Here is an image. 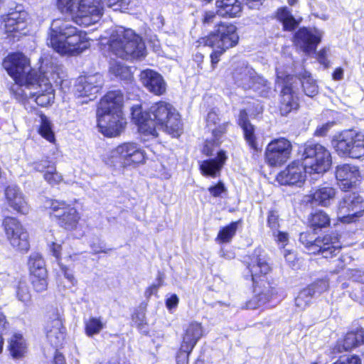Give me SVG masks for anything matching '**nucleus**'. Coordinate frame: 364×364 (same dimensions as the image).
<instances>
[{
    "mask_svg": "<svg viewBox=\"0 0 364 364\" xmlns=\"http://www.w3.org/2000/svg\"><path fill=\"white\" fill-rule=\"evenodd\" d=\"M217 13L216 11H206L204 12L203 18H202V23L203 25H209L212 23L215 17H216Z\"/></svg>",
    "mask_w": 364,
    "mask_h": 364,
    "instance_id": "nucleus-61",
    "label": "nucleus"
},
{
    "mask_svg": "<svg viewBox=\"0 0 364 364\" xmlns=\"http://www.w3.org/2000/svg\"><path fill=\"white\" fill-rule=\"evenodd\" d=\"M44 332L48 341L53 347L61 346L65 339L66 328L64 318L57 309L52 311L44 326Z\"/></svg>",
    "mask_w": 364,
    "mask_h": 364,
    "instance_id": "nucleus-17",
    "label": "nucleus"
},
{
    "mask_svg": "<svg viewBox=\"0 0 364 364\" xmlns=\"http://www.w3.org/2000/svg\"><path fill=\"white\" fill-rule=\"evenodd\" d=\"M294 45L299 46L305 53L315 52L321 41L319 35H315L309 28L303 26L299 28L293 36Z\"/></svg>",
    "mask_w": 364,
    "mask_h": 364,
    "instance_id": "nucleus-26",
    "label": "nucleus"
},
{
    "mask_svg": "<svg viewBox=\"0 0 364 364\" xmlns=\"http://www.w3.org/2000/svg\"><path fill=\"white\" fill-rule=\"evenodd\" d=\"M275 241L278 244H282L283 247H285L289 241V235L286 232L278 231L275 235Z\"/></svg>",
    "mask_w": 364,
    "mask_h": 364,
    "instance_id": "nucleus-64",
    "label": "nucleus"
},
{
    "mask_svg": "<svg viewBox=\"0 0 364 364\" xmlns=\"http://www.w3.org/2000/svg\"><path fill=\"white\" fill-rule=\"evenodd\" d=\"M317 60L320 64L323 65L325 68H328L329 66V61L327 58L326 48H321L318 51V53H317Z\"/></svg>",
    "mask_w": 364,
    "mask_h": 364,
    "instance_id": "nucleus-63",
    "label": "nucleus"
},
{
    "mask_svg": "<svg viewBox=\"0 0 364 364\" xmlns=\"http://www.w3.org/2000/svg\"><path fill=\"white\" fill-rule=\"evenodd\" d=\"M293 146L286 137H278L271 140L264 151V161L270 167L284 165L291 156Z\"/></svg>",
    "mask_w": 364,
    "mask_h": 364,
    "instance_id": "nucleus-13",
    "label": "nucleus"
},
{
    "mask_svg": "<svg viewBox=\"0 0 364 364\" xmlns=\"http://www.w3.org/2000/svg\"><path fill=\"white\" fill-rule=\"evenodd\" d=\"M281 23L282 24V30L284 31H293L299 25V22L293 15H291L288 18H286Z\"/></svg>",
    "mask_w": 364,
    "mask_h": 364,
    "instance_id": "nucleus-55",
    "label": "nucleus"
},
{
    "mask_svg": "<svg viewBox=\"0 0 364 364\" xmlns=\"http://www.w3.org/2000/svg\"><path fill=\"white\" fill-rule=\"evenodd\" d=\"M193 349L180 344L176 353V364H189V357Z\"/></svg>",
    "mask_w": 364,
    "mask_h": 364,
    "instance_id": "nucleus-49",
    "label": "nucleus"
},
{
    "mask_svg": "<svg viewBox=\"0 0 364 364\" xmlns=\"http://www.w3.org/2000/svg\"><path fill=\"white\" fill-rule=\"evenodd\" d=\"M35 84L18 83L15 82L9 87L11 95L17 101L24 102L28 100V95L23 89V86L29 87Z\"/></svg>",
    "mask_w": 364,
    "mask_h": 364,
    "instance_id": "nucleus-45",
    "label": "nucleus"
},
{
    "mask_svg": "<svg viewBox=\"0 0 364 364\" xmlns=\"http://www.w3.org/2000/svg\"><path fill=\"white\" fill-rule=\"evenodd\" d=\"M338 220L343 224L358 222L364 217V197L358 191H348L336 205Z\"/></svg>",
    "mask_w": 364,
    "mask_h": 364,
    "instance_id": "nucleus-12",
    "label": "nucleus"
},
{
    "mask_svg": "<svg viewBox=\"0 0 364 364\" xmlns=\"http://www.w3.org/2000/svg\"><path fill=\"white\" fill-rule=\"evenodd\" d=\"M227 124L223 123L213 129L212 130L213 138L210 139L214 140L215 142H218L219 144H221V137L227 132Z\"/></svg>",
    "mask_w": 364,
    "mask_h": 364,
    "instance_id": "nucleus-53",
    "label": "nucleus"
},
{
    "mask_svg": "<svg viewBox=\"0 0 364 364\" xmlns=\"http://www.w3.org/2000/svg\"><path fill=\"white\" fill-rule=\"evenodd\" d=\"M30 284L33 291L37 293H43L48 288V273L28 275Z\"/></svg>",
    "mask_w": 364,
    "mask_h": 364,
    "instance_id": "nucleus-42",
    "label": "nucleus"
},
{
    "mask_svg": "<svg viewBox=\"0 0 364 364\" xmlns=\"http://www.w3.org/2000/svg\"><path fill=\"white\" fill-rule=\"evenodd\" d=\"M60 268L63 273L64 277L73 284H77V280L72 272H69L68 267L62 263H59Z\"/></svg>",
    "mask_w": 364,
    "mask_h": 364,
    "instance_id": "nucleus-60",
    "label": "nucleus"
},
{
    "mask_svg": "<svg viewBox=\"0 0 364 364\" xmlns=\"http://www.w3.org/2000/svg\"><path fill=\"white\" fill-rule=\"evenodd\" d=\"M124 94L119 90L107 91L97 107V127L105 136H117L127 124L123 112Z\"/></svg>",
    "mask_w": 364,
    "mask_h": 364,
    "instance_id": "nucleus-3",
    "label": "nucleus"
},
{
    "mask_svg": "<svg viewBox=\"0 0 364 364\" xmlns=\"http://www.w3.org/2000/svg\"><path fill=\"white\" fill-rule=\"evenodd\" d=\"M131 117L137 132L144 141L159 136L157 127L171 138H179L184 132L182 116L170 102L159 100L153 102L147 110L141 104L131 107Z\"/></svg>",
    "mask_w": 364,
    "mask_h": 364,
    "instance_id": "nucleus-1",
    "label": "nucleus"
},
{
    "mask_svg": "<svg viewBox=\"0 0 364 364\" xmlns=\"http://www.w3.org/2000/svg\"><path fill=\"white\" fill-rule=\"evenodd\" d=\"M45 210L49 218L63 230L73 231L78 228L80 213L75 207L65 200L47 198Z\"/></svg>",
    "mask_w": 364,
    "mask_h": 364,
    "instance_id": "nucleus-9",
    "label": "nucleus"
},
{
    "mask_svg": "<svg viewBox=\"0 0 364 364\" xmlns=\"http://www.w3.org/2000/svg\"><path fill=\"white\" fill-rule=\"evenodd\" d=\"M242 218H240L220 228L215 238V242L219 245L230 243L236 235L238 227L242 225Z\"/></svg>",
    "mask_w": 364,
    "mask_h": 364,
    "instance_id": "nucleus-35",
    "label": "nucleus"
},
{
    "mask_svg": "<svg viewBox=\"0 0 364 364\" xmlns=\"http://www.w3.org/2000/svg\"><path fill=\"white\" fill-rule=\"evenodd\" d=\"M337 194L336 189L326 183L321 184L306 195L307 203L321 207H329Z\"/></svg>",
    "mask_w": 364,
    "mask_h": 364,
    "instance_id": "nucleus-22",
    "label": "nucleus"
},
{
    "mask_svg": "<svg viewBox=\"0 0 364 364\" xmlns=\"http://www.w3.org/2000/svg\"><path fill=\"white\" fill-rule=\"evenodd\" d=\"M245 75V69L243 67L234 68L230 73V75L235 82L242 80Z\"/></svg>",
    "mask_w": 364,
    "mask_h": 364,
    "instance_id": "nucleus-57",
    "label": "nucleus"
},
{
    "mask_svg": "<svg viewBox=\"0 0 364 364\" xmlns=\"http://www.w3.org/2000/svg\"><path fill=\"white\" fill-rule=\"evenodd\" d=\"M228 156L224 150H220L217 152L215 158L205 159L201 161L199 165V170L203 176H210L216 178L220 176V171L225 165Z\"/></svg>",
    "mask_w": 364,
    "mask_h": 364,
    "instance_id": "nucleus-29",
    "label": "nucleus"
},
{
    "mask_svg": "<svg viewBox=\"0 0 364 364\" xmlns=\"http://www.w3.org/2000/svg\"><path fill=\"white\" fill-rule=\"evenodd\" d=\"M332 364H362V360L358 355H351L348 356L345 360L339 358Z\"/></svg>",
    "mask_w": 364,
    "mask_h": 364,
    "instance_id": "nucleus-58",
    "label": "nucleus"
},
{
    "mask_svg": "<svg viewBox=\"0 0 364 364\" xmlns=\"http://www.w3.org/2000/svg\"><path fill=\"white\" fill-rule=\"evenodd\" d=\"M80 1V0H58L56 4L61 13L70 15L74 21V16L77 14Z\"/></svg>",
    "mask_w": 364,
    "mask_h": 364,
    "instance_id": "nucleus-44",
    "label": "nucleus"
},
{
    "mask_svg": "<svg viewBox=\"0 0 364 364\" xmlns=\"http://www.w3.org/2000/svg\"><path fill=\"white\" fill-rule=\"evenodd\" d=\"M84 333L90 338L99 334L105 328L101 317L90 316L84 321Z\"/></svg>",
    "mask_w": 364,
    "mask_h": 364,
    "instance_id": "nucleus-41",
    "label": "nucleus"
},
{
    "mask_svg": "<svg viewBox=\"0 0 364 364\" xmlns=\"http://www.w3.org/2000/svg\"><path fill=\"white\" fill-rule=\"evenodd\" d=\"M21 12L15 11L2 16L4 31L9 40H18L22 31L26 28V22Z\"/></svg>",
    "mask_w": 364,
    "mask_h": 364,
    "instance_id": "nucleus-20",
    "label": "nucleus"
},
{
    "mask_svg": "<svg viewBox=\"0 0 364 364\" xmlns=\"http://www.w3.org/2000/svg\"><path fill=\"white\" fill-rule=\"evenodd\" d=\"M205 330L202 323L193 321L183 329L180 344L194 349L198 342L205 336Z\"/></svg>",
    "mask_w": 364,
    "mask_h": 364,
    "instance_id": "nucleus-28",
    "label": "nucleus"
},
{
    "mask_svg": "<svg viewBox=\"0 0 364 364\" xmlns=\"http://www.w3.org/2000/svg\"><path fill=\"white\" fill-rule=\"evenodd\" d=\"M56 166V162L53 161L48 156H46L40 159L34 161L31 164L33 170L36 172L42 173L43 177L47 171H50Z\"/></svg>",
    "mask_w": 364,
    "mask_h": 364,
    "instance_id": "nucleus-43",
    "label": "nucleus"
},
{
    "mask_svg": "<svg viewBox=\"0 0 364 364\" xmlns=\"http://www.w3.org/2000/svg\"><path fill=\"white\" fill-rule=\"evenodd\" d=\"M299 240L311 254L326 259L336 257L343 248L341 235L336 230L317 237L309 231L302 232Z\"/></svg>",
    "mask_w": 364,
    "mask_h": 364,
    "instance_id": "nucleus-7",
    "label": "nucleus"
},
{
    "mask_svg": "<svg viewBox=\"0 0 364 364\" xmlns=\"http://www.w3.org/2000/svg\"><path fill=\"white\" fill-rule=\"evenodd\" d=\"M218 16L223 18H234L241 16L242 4L240 0H216Z\"/></svg>",
    "mask_w": 364,
    "mask_h": 364,
    "instance_id": "nucleus-31",
    "label": "nucleus"
},
{
    "mask_svg": "<svg viewBox=\"0 0 364 364\" xmlns=\"http://www.w3.org/2000/svg\"><path fill=\"white\" fill-rule=\"evenodd\" d=\"M41 77L39 76V80ZM41 87L40 82L37 84ZM31 97L34 99V101L38 106L41 107H48L51 106L55 101V90L52 84L46 79V82L43 83V88L31 94Z\"/></svg>",
    "mask_w": 364,
    "mask_h": 364,
    "instance_id": "nucleus-33",
    "label": "nucleus"
},
{
    "mask_svg": "<svg viewBox=\"0 0 364 364\" xmlns=\"http://www.w3.org/2000/svg\"><path fill=\"white\" fill-rule=\"evenodd\" d=\"M50 44L57 53L63 55H78L90 46L86 32L60 18L52 21Z\"/></svg>",
    "mask_w": 364,
    "mask_h": 364,
    "instance_id": "nucleus-5",
    "label": "nucleus"
},
{
    "mask_svg": "<svg viewBox=\"0 0 364 364\" xmlns=\"http://www.w3.org/2000/svg\"><path fill=\"white\" fill-rule=\"evenodd\" d=\"M1 227L6 239L26 229L18 218L9 215L3 218Z\"/></svg>",
    "mask_w": 364,
    "mask_h": 364,
    "instance_id": "nucleus-39",
    "label": "nucleus"
},
{
    "mask_svg": "<svg viewBox=\"0 0 364 364\" xmlns=\"http://www.w3.org/2000/svg\"><path fill=\"white\" fill-rule=\"evenodd\" d=\"M129 0H104L102 4L114 11L127 9Z\"/></svg>",
    "mask_w": 364,
    "mask_h": 364,
    "instance_id": "nucleus-51",
    "label": "nucleus"
},
{
    "mask_svg": "<svg viewBox=\"0 0 364 364\" xmlns=\"http://www.w3.org/2000/svg\"><path fill=\"white\" fill-rule=\"evenodd\" d=\"M50 186H59L64 181L63 176L58 171L57 165L43 177Z\"/></svg>",
    "mask_w": 364,
    "mask_h": 364,
    "instance_id": "nucleus-48",
    "label": "nucleus"
},
{
    "mask_svg": "<svg viewBox=\"0 0 364 364\" xmlns=\"http://www.w3.org/2000/svg\"><path fill=\"white\" fill-rule=\"evenodd\" d=\"M299 108V97L294 91L291 83L286 82L279 94V112L282 116H287Z\"/></svg>",
    "mask_w": 364,
    "mask_h": 364,
    "instance_id": "nucleus-24",
    "label": "nucleus"
},
{
    "mask_svg": "<svg viewBox=\"0 0 364 364\" xmlns=\"http://www.w3.org/2000/svg\"><path fill=\"white\" fill-rule=\"evenodd\" d=\"M237 124L242 130L243 138L251 154L253 156H258L262 151V145L257 139L255 127L250 122L245 109L240 110Z\"/></svg>",
    "mask_w": 364,
    "mask_h": 364,
    "instance_id": "nucleus-19",
    "label": "nucleus"
},
{
    "mask_svg": "<svg viewBox=\"0 0 364 364\" xmlns=\"http://www.w3.org/2000/svg\"><path fill=\"white\" fill-rule=\"evenodd\" d=\"M208 191L211 196L218 198L227 192V188L224 183L220 180L215 185L209 186Z\"/></svg>",
    "mask_w": 364,
    "mask_h": 364,
    "instance_id": "nucleus-52",
    "label": "nucleus"
},
{
    "mask_svg": "<svg viewBox=\"0 0 364 364\" xmlns=\"http://www.w3.org/2000/svg\"><path fill=\"white\" fill-rule=\"evenodd\" d=\"M327 289V284L322 279L316 280L301 289L294 299L295 306L299 311L305 310L316 294H321Z\"/></svg>",
    "mask_w": 364,
    "mask_h": 364,
    "instance_id": "nucleus-21",
    "label": "nucleus"
},
{
    "mask_svg": "<svg viewBox=\"0 0 364 364\" xmlns=\"http://www.w3.org/2000/svg\"><path fill=\"white\" fill-rule=\"evenodd\" d=\"M16 296L20 301L27 304L31 301L32 296L29 287L24 281L18 282L16 286Z\"/></svg>",
    "mask_w": 364,
    "mask_h": 364,
    "instance_id": "nucleus-46",
    "label": "nucleus"
},
{
    "mask_svg": "<svg viewBox=\"0 0 364 364\" xmlns=\"http://www.w3.org/2000/svg\"><path fill=\"white\" fill-rule=\"evenodd\" d=\"M267 226L273 232L278 230L280 227V215L279 210L272 208L267 213Z\"/></svg>",
    "mask_w": 364,
    "mask_h": 364,
    "instance_id": "nucleus-47",
    "label": "nucleus"
},
{
    "mask_svg": "<svg viewBox=\"0 0 364 364\" xmlns=\"http://www.w3.org/2000/svg\"><path fill=\"white\" fill-rule=\"evenodd\" d=\"M299 151L301 161L311 173H324L331 166V154L321 144L307 141L301 146Z\"/></svg>",
    "mask_w": 364,
    "mask_h": 364,
    "instance_id": "nucleus-10",
    "label": "nucleus"
},
{
    "mask_svg": "<svg viewBox=\"0 0 364 364\" xmlns=\"http://www.w3.org/2000/svg\"><path fill=\"white\" fill-rule=\"evenodd\" d=\"M140 80L143 85L154 95L161 96L166 91V83L163 77L153 70H142L140 73Z\"/></svg>",
    "mask_w": 364,
    "mask_h": 364,
    "instance_id": "nucleus-27",
    "label": "nucleus"
},
{
    "mask_svg": "<svg viewBox=\"0 0 364 364\" xmlns=\"http://www.w3.org/2000/svg\"><path fill=\"white\" fill-rule=\"evenodd\" d=\"M104 0H80L74 22L87 27L97 23L102 15L100 2Z\"/></svg>",
    "mask_w": 364,
    "mask_h": 364,
    "instance_id": "nucleus-15",
    "label": "nucleus"
},
{
    "mask_svg": "<svg viewBox=\"0 0 364 364\" xmlns=\"http://www.w3.org/2000/svg\"><path fill=\"white\" fill-rule=\"evenodd\" d=\"M245 277L252 282L254 296L246 301L244 308L257 309L262 305L269 303L277 294V285L270 274L272 265L260 255H252L245 264Z\"/></svg>",
    "mask_w": 364,
    "mask_h": 364,
    "instance_id": "nucleus-2",
    "label": "nucleus"
},
{
    "mask_svg": "<svg viewBox=\"0 0 364 364\" xmlns=\"http://www.w3.org/2000/svg\"><path fill=\"white\" fill-rule=\"evenodd\" d=\"M28 345L26 340L21 333H14L8 340L7 350L14 359H20L27 353Z\"/></svg>",
    "mask_w": 364,
    "mask_h": 364,
    "instance_id": "nucleus-34",
    "label": "nucleus"
},
{
    "mask_svg": "<svg viewBox=\"0 0 364 364\" xmlns=\"http://www.w3.org/2000/svg\"><path fill=\"white\" fill-rule=\"evenodd\" d=\"M108 46L114 55L125 60H138L146 55L142 38L130 28H122L112 32Z\"/></svg>",
    "mask_w": 364,
    "mask_h": 364,
    "instance_id": "nucleus-6",
    "label": "nucleus"
},
{
    "mask_svg": "<svg viewBox=\"0 0 364 364\" xmlns=\"http://www.w3.org/2000/svg\"><path fill=\"white\" fill-rule=\"evenodd\" d=\"M346 257L341 255L337 259L330 262V273L337 274L343 271L346 267Z\"/></svg>",
    "mask_w": 364,
    "mask_h": 364,
    "instance_id": "nucleus-50",
    "label": "nucleus"
},
{
    "mask_svg": "<svg viewBox=\"0 0 364 364\" xmlns=\"http://www.w3.org/2000/svg\"><path fill=\"white\" fill-rule=\"evenodd\" d=\"M100 87L93 77H86L77 85V98L82 99L79 102L83 104L94 100Z\"/></svg>",
    "mask_w": 364,
    "mask_h": 364,
    "instance_id": "nucleus-32",
    "label": "nucleus"
},
{
    "mask_svg": "<svg viewBox=\"0 0 364 364\" xmlns=\"http://www.w3.org/2000/svg\"><path fill=\"white\" fill-rule=\"evenodd\" d=\"M178 303L179 299L176 294H171L165 301L166 306L169 310L176 308Z\"/></svg>",
    "mask_w": 364,
    "mask_h": 364,
    "instance_id": "nucleus-62",
    "label": "nucleus"
},
{
    "mask_svg": "<svg viewBox=\"0 0 364 364\" xmlns=\"http://www.w3.org/2000/svg\"><path fill=\"white\" fill-rule=\"evenodd\" d=\"M364 344V329L357 328L346 332L338 339L334 347L335 353L349 352Z\"/></svg>",
    "mask_w": 364,
    "mask_h": 364,
    "instance_id": "nucleus-23",
    "label": "nucleus"
},
{
    "mask_svg": "<svg viewBox=\"0 0 364 364\" xmlns=\"http://www.w3.org/2000/svg\"><path fill=\"white\" fill-rule=\"evenodd\" d=\"M306 224L310 229L309 232L315 235L331 227V218L324 210L316 209L309 214Z\"/></svg>",
    "mask_w": 364,
    "mask_h": 364,
    "instance_id": "nucleus-30",
    "label": "nucleus"
},
{
    "mask_svg": "<svg viewBox=\"0 0 364 364\" xmlns=\"http://www.w3.org/2000/svg\"><path fill=\"white\" fill-rule=\"evenodd\" d=\"M335 178L341 190L348 192L358 186L361 175L358 166L343 164L336 166Z\"/></svg>",
    "mask_w": 364,
    "mask_h": 364,
    "instance_id": "nucleus-18",
    "label": "nucleus"
},
{
    "mask_svg": "<svg viewBox=\"0 0 364 364\" xmlns=\"http://www.w3.org/2000/svg\"><path fill=\"white\" fill-rule=\"evenodd\" d=\"M240 42L237 26L230 22L219 21L213 30L207 35L199 37L195 42L196 48L208 47L212 48L210 53V67L215 70L221 60V56L228 50L236 47Z\"/></svg>",
    "mask_w": 364,
    "mask_h": 364,
    "instance_id": "nucleus-4",
    "label": "nucleus"
},
{
    "mask_svg": "<svg viewBox=\"0 0 364 364\" xmlns=\"http://www.w3.org/2000/svg\"><path fill=\"white\" fill-rule=\"evenodd\" d=\"M6 240L16 252L26 253L30 250L29 233L26 229Z\"/></svg>",
    "mask_w": 364,
    "mask_h": 364,
    "instance_id": "nucleus-38",
    "label": "nucleus"
},
{
    "mask_svg": "<svg viewBox=\"0 0 364 364\" xmlns=\"http://www.w3.org/2000/svg\"><path fill=\"white\" fill-rule=\"evenodd\" d=\"M33 109L36 110V114L41 119V123L37 129L38 133L48 142L54 144L55 136L53 130L52 122L43 112L38 111L36 108H33Z\"/></svg>",
    "mask_w": 364,
    "mask_h": 364,
    "instance_id": "nucleus-36",
    "label": "nucleus"
},
{
    "mask_svg": "<svg viewBox=\"0 0 364 364\" xmlns=\"http://www.w3.org/2000/svg\"><path fill=\"white\" fill-rule=\"evenodd\" d=\"M220 146V144L214 141V140L206 139L202 148V153L206 156H212L214 154L215 148Z\"/></svg>",
    "mask_w": 364,
    "mask_h": 364,
    "instance_id": "nucleus-54",
    "label": "nucleus"
},
{
    "mask_svg": "<svg viewBox=\"0 0 364 364\" xmlns=\"http://www.w3.org/2000/svg\"><path fill=\"white\" fill-rule=\"evenodd\" d=\"M2 67L15 82H39V74L36 69L31 68L30 59L21 51L7 54L2 60Z\"/></svg>",
    "mask_w": 364,
    "mask_h": 364,
    "instance_id": "nucleus-8",
    "label": "nucleus"
},
{
    "mask_svg": "<svg viewBox=\"0 0 364 364\" xmlns=\"http://www.w3.org/2000/svg\"><path fill=\"white\" fill-rule=\"evenodd\" d=\"M291 15V11L286 6L279 7L275 12V18L280 23L290 17Z\"/></svg>",
    "mask_w": 364,
    "mask_h": 364,
    "instance_id": "nucleus-59",
    "label": "nucleus"
},
{
    "mask_svg": "<svg viewBox=\"0 0 364 364\" xmlns=\"http://www.w3.org/2000/svg\"><path fill=\"white\" fill-rule=\"evenodd\" d=\"M116 157L121 166H136L146 161V154L136 143L124 142L115 149Z\"/></svg>",
    "mask_w": 364,
    "mask_h": 364,
    "instance_id": "nucleus-16",
    "label": "nucleus"
},
{
    "mask_svg": "<svg viewBox=\"0 0 364 364\" xmlns=\"http://www.w3.org/2000/svg\"><path fill=\"white\" fill-rule=\"evenodd\" d=\"M50 251L52 253V255L56 259L58 262V264L60 263V260L62 259L61 252H62V245L58 244L55 242H52L49 245Z\"/></svg>",
    "mask_w": 364,
    "mask_h": 364,
    "instance_id": "nucleus-56",
    "label": "nucleus"
},
{
    "mask_svg": "<svg viewBox=\"0 0 364 364\" xmlns=\"http://www.w3.org/2000/svg\"><path fill=\"white\" fill-rule=\"evenodd\" d=\"M5 198L9 208L18 215H26L30 211V205L20 189L8 186L4 190Z\"/></svg>",
    "mask_w": 364,
    "mask_h": 364,
    "instance_id": "nucleus-25",
    "label": "nucleus"
},
{
    "mask_svg": "<svg viewBox=\"0 0 364 364\" xmlns=\"http://www.w3.org/2000/svg\"><path fill=\"white\" fill-rule=\"evenodd\" d=\"M28 275L37 274H48L46 261L43 255L39 252L31 253L27 262Z\"/></svg>",
    "mask_w": 364,
    "mask_h": 364,
    "instance_id": "nucleus-37",
    "label": "nucleus"
},
{
    "mask_svg": "<svg viewBox=\"0 0 364 364\" xmlns=\"http://www.w3.org/2000/svg\"><path fill=\"white\" fill-rule=\"evenodd\" d=\"M111 75L120 80L131 82L134 80L132 68L120 62L113 63L109 69Z\"/></svg>",
    "mask_w": 364,
    "mask_h": 364,
    "instance_id": "nucleus-40",
    "label": "nucleus"
},
{
    "mask_svg": "<svg viewBox=\"0 0 364 364\" xmlns=\"http://www.w3.org/2000/svg\"><path fill=\"white\" fill-rule=\"evenodd\" d=\"M307 168L301 159H295L277 173L276 181L282 186H301L306 181Z\"/></svg>",
    "mask_w": 364,
    "mask_h": 364,
    "instance_id": "nucleus-14",
    "label": "nucleus"
},
{
    "mask_svg": "<svg viewBox=\"0 0 364 364\" xmlns=\"http://www.w3.org/2000/svg\"><path fill=\"white\" fill-rule=\"evenodd\" d=\"M338 155L352 159H364V134L352 129L335 135L331 141Z\"/></svg>",
    "mask_w": 364,
    "mask_h": 364,
    "instance_id": "nucleus-11",
    "label": "nucleus"
}]
</instances>
